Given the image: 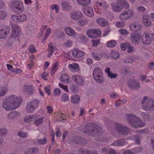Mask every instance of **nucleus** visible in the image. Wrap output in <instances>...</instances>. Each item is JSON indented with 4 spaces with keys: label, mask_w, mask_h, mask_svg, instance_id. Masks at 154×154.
<instances>
[{
    "label": "nucleus",
    "mask_w": 154,
    "mask_h": 154,
    "mask_svg": "<svg viewBox=\"0 0 154 154\" xmlns=\"http://www.w3.org/2000/svg\"><path fill=\"white\" fill-rule=\"evenodd\" d=\"M22 101L20 97L14 94H10L4 99L2 107L6 111L12 110L18 108Z\"/></svg>",
    "instance_id": "obj_1"
},
{
    "label": "nucleus",
    "mask_w": 154,
    "mask_h": 154,
    "mask_svg": "<svg viewBox=\"0 0 154 154\" xmlns=\"http://www.w3.org/2000/svg\"><path fill=\"white\" fill-rule=\"evenodd\" d=\"M130 38L131 41L136 44L139 43L141 40L146 45L149 44L151 42L150 34L146 31L144 32L142 36L140 33H133L131 34Z\"/></svg>",
    "instance_id": "obj_2"
},
{
    "label": "nucleus",
    "mask_w": 154,
    "mask_h": 154,
    "mask_svg": "<svg viewBox=\"0 0 154 154\" xmlns=\"http://www.w3.org/2000/svg\"><path fill=\"white\" fill-rule=\"evenodd\" d=\"M102 132L101 128L97 125L93 124L86 125L84 133L88 135H99Z\"/></svg>",
    "instance_id": "obj_3"
},
{
    "label": "nucleus",
    "mask_w": 154,
    "mask_h": 154,
    "mask_svg": "<svg viewBox=\"0 0 154 154\" xmlns=\"http://www.w3.org/2000/svg\"><path fill=\"white\" fill-rule=\"evenodd\" d=\"M127 120L129 124L134 128L144 126L145 124L142 122L138 117L131 114L126 115Z\"/></svg>",
    "instance_id": "obj_4"
},
{
    "label": "nucleus",
    "mask_w": 154,
    "mask_h": 154,
    "mask_svg": "<svg viewBox=\"0 0 154 154\" xmlns=\"http://www.w3.org/2000/svg\"><path fill=\"white\" fill-rule=\"evenodd\" d=\"M11 11L15 13H21L23 10V3L21 0H13L10 3Z\"/></svg>",
    "instance_id": "obj_5"
},
{
    "label": "nucleus",
    "mask_w": 154,
    "mask_h": 154,
    "mask_svg": "<svg viewBox=\"0 0 154 154\" xmlns=\"http://www.w3.org/2000/svg\"><path fill=\"white\" fill-rule=\"evenodd\" d=\"M143 109L145 110H154V100L146 96L143 97L142 101Z\"/></svg>",
    "instance_id": "obj_6"
},
{
    "label": "nucleus",
    "mask_w": 154,
    "mask_h": 154,
    "mask_svg": "<svg viewBox=\"0 0 154 154\" xmlns=\"http://www.w3.org/2000/svg\"><path fill=\"white\" fill-rule=\"evenodd\" d=\"M102 7L104 9L107 8L108 7L107 2L105 1L100 2L99 1H96L94 2L93 8L97 14H101L102 12Z\"/></svg>",
    "instance_id": "obj_7"
},
{
    "label": "nucleus",
    "mask_w": 154,
    "mask_h": 154,
    "mask_svg": "<svg viewBox=\"0 0 154 154\" xmlns=\"http://www.w3.org/2000/svg\"><path fill=\"white\" fill-rule=\"evenodd\" d=\"M134 14V10L129 9L123 12L119 15V19L122 20H126L133 17Z\"/></svg>",
    "instance_id": "obj_8"
},
{
    "label": "nucleus",
    "mask_w": 154,
    "mask_h": 154,
    "mask_svg": "<svg viewBox=\"0 0 154 154\" xmlns=\"http://www.w3.org/2000/svg\"><path fill=\"white\" fill-rule=\"evenodd\" d=\"M93 77L96 81L99 83L103 82L102 72L99 68H96L93 70Z\"/></svg>",
    "instance_id": "obj_9"
},
{
    "label": "nucleus",
    "mask_w": 154,
    "mask_h": 154,
    "mask_svg": "<svg viewBox=\"0 0 154 154\" xmlns=\"http://www.w3.org/2000/svg\"><path fill=\"white\" fill-rule=\"evenodd\" d=\"M101 31L99 29H92L88 30L87 32L88 36L90 38H95L100 36Z\"/></svg>",
    "instance_id": "obj_10"
},
{
    "label": "nucleus",
    "mask_w": 154,
    "mask_h": 154,
    "mask_svg": "<svg viewBox=\"0 0 154 154\" xmlns=\"http://www.w3.org/2000/svg\"><path fill=\"white\" fill-rule=\"evenodd\" d=\"M38 100H35L32 101L27 106L26 110L29 113H32L36 109L38 106Z\"/></svg>",
    "instance_id": "obj_11"
},
{
    "label": "nucleus",
    "mask_w": 154,
    "mask_h": 154,
    "mask_svg": "<svg viewBox=\"0 0 154 154\" xmlns=\"http://www.w3.org/2000/svg\"><path fill=\"white\" fill-rule=\"evenodd\" d=\"M10 31V27L8 26L0 28V39L6 38L9 35Z\"/></svg>",
    "instance_id": "obj_12"
},
{
    "label": "nucleus",
    "mask_w": 154,
    "mask_h": 154,
    "mask_svg": "<svg viewBox=\"0 0 154 154\" xmlns=\"http://www.w3.org/2000/svg\"><path fill=\"white\" fill-rule=\"evenodd\" d=\"M70 18L73 20L76 21L78 19L81 18H83V14L79 11H72L69 14Z\"/></svg>",
    "instance_id": "obj_13"
},
{
    "label": "nucleus",
    "mask_w": 154,
    "mask_h": 154,
    "mask_svg": "<svg viewBox=\"0 0 154 154\" xmlns=\"http://www.w3.org/2000/svg\"><path fill=\"white\" fill-rule=\"evenodd\" d=\"M72 79L74 82L79 85H82L85 82L84 78L78 75H72Z\"/></svg>",
    "instance_id": "obj_14"
},
{
    "label": "nucleus",
    "mask_w": 154,
    "mask_h": 154,
    "mask_svg": "<svg viewBox=\"0 0 154 154\" xmlns=\"http://www.w3.org/2000/svg\"><path fill=\"white\" fill-rule=\"evenodd\" d=\"M143 23L146 26H149L151 25L152 22L149 20V15L146 13H144L142 14Z\"/></svg>",
    "instance_id": "obj_15"
},
{
    "label": "nucleus",
    "mask_w": 154,
    "mask_h": 154,
    "mask_svg": "<svg viewBox=\"0 0 154 154\" xmlns=\"http://www.w3.org/2000/svg\"><path fill=\"white\" fill-rule=\"evenodd\" d=\"M20 116L19 112L16 111H13L9 112L7 116V119L9 121L13 120L14 119L19 117Z\"/></svg>",
    "instance_id": "obj_16"
},
{
    "label": "nucleus",
    "mask_w": 154,
    "mask_h": 154,
    "mask_svg": "<svg viewBox=\"0 0 154 154\" xmlns=\"http://www.w3.org/2000/svg\"><path fill=\"white\" fill-rule=\"evenodd\" d=\"M20 32V27L16 25H14L11 37L13 38L18 36L19 35Z\"/></svg>",
    "instance_id": "obj_17"
},
{
    "label": "nucleus",
    "mask_w": 154,
    "mask_h": 154,
    "mask_svg": "<svg viewBox=\"0 0 154 154\" xmlns=\"http://www.w3.org/2000/svg\"><path fill=\"white\" fill-rule=\"evenodd\" d=\"M116 129L118 131L119 133L123 134H125L128 131V128L125 127H123L120 124H117L115 126Z\"/></svg>",
    "instance_id": "obj_18"
},
{
    "label": "nucleus",
    "mask_w": 154,
    "mask_h": 154,
    "mask_svg": "<svg viewBox=\"0 0 154 154\" xmlns=\"http://www.w3.org/2000/svg\"><path fill=\"white\" fill-rule=\"evenodd\" d=\"M129 28L133 31H138L142 28V26L138 23L135 22L130 24Z\"/></svg>",
    "instance_id": "obj_19"
},
{
    "label": "nucleus",
    "mask_w": 154,
    "mask_h": 154,
    "mask_svg": "<svg viewBox=\"0 0 154 154\" xmlns=\"http://www.w3.org/2000/svg\"><path fill=\"white\" fill-rule=\"evenodd\" d=\"M73 56L75 58L82 57L83 56L85 53L78 48L74 49L72 52Z\"/></svg>",
    "instance_id": "obj_20"
},
{
    "label": "nucleus",
    "mask_w": 154,
    "mask_h": 154,
    "mask_svg": "<svg viewBox=\"0 0 154 154\" xmlns=\"http://www.w3.org/2000/svg\"><path fill=\"white\" fill-rule=\"evenodd\" d=\"M69 69L73 72H77L79 71V66L78 64L73 63L69 64L68 65Z\"/></svg>",
    "instance_id": "obj_21"
},
{
    "label": "nucleus",
    "mask_w": 154,
    "mask_h": 154,
    "mask_svg": "<svg viewBox=\"0 0 154 154\" xmlns=\"http://www.w3.org/2000/svg\"><path fill=\"white\" fill-rule=\"evenodd\" d=\"M38 116L37 114H33L26 116L24 119V121L26 122H30L37 118Z\"/></svg>",
    "instance_id": "obj_22"
},
{
    "label": "nucleus",
    "mask_w": 154,
    "mask_h": 154,
    "mask_svg": "<svg viewBox=\"0 0 154 154\" xmlns=\"http://www.w3.org/2000/svg\"><path fill=\"white\" fill-rule=\"evenodd\" d=\"M83 11L86 15L90 17H93L94 14L93 8L91 7H87Z\"/></svg>",
    "instance_id": "obj_23"
},
{
    "label": "nucleus",
    "mask_w": 154,
    "mask_h": 154,
    "mask_svg": "<svg viewBox=\"0 0 154 154\" xmlns=\"http://www.w3.org/2000/svg\"><path fill=\"white\" fill-rule=\"evenodd\" d=\"M128 85L130 88L134 89H137L140 87L138 83L134 81H129L128 82Z\"/></svg>",
    "instance_id": "obj_24"
},
{
    "label": "nucleus",
    "mask_w": 154,
    "mask_h": 154,
    "mask_svg": "<svg viewBox=\"0 0 154 154\" xmlns=\"http://www.w3.org/2000/svg\"><path fill=\"white\" fill-rule=\"evenodd\" d=\"M24 88V90L29 95L35 93V89L32 85H25Z\"/></svg>",
    "instance_id": "obj_25"
},
{
    "label": "nucleus",
    "mask_w": 154,
    "mask_h": 154,
    "mask_svg": "<svg viewBox=\"0 0 154 154\" xmlns=\"http://www.w3.org/2000/svg\"><path fill=\"white\" fill-rule=\"evenodd\" d=\"M60 80L62 82L65 83H67L70 81L69 76L66 73L63 74L61 75Z\"/></svg>",
    "instance_id": "obj_26"
},
{
    "label": "nucleus",
    "mask_w": 154,
    "mask_h": 154,
    "mask_svg": "<svg viewBox=\"0 0 154 154\" xmlns=\"http://www.w3.org/2000/svg\"><path fill=\"white\" fill-rule=\"evenodd\" d=\"M126 143V142L125 140H121L114 141L112 145L116 146H122L125 145Z\"/></svg>",
    "instance_id": "obj_27"
},
{
    "label": "nucleus",
    "mask_w": 154,
    "mask_h": 154,
    "mask_svg": "<svg viewBox=\"0 0 154 154\" xmlns=\"http://www.w3.org/2000/svg\"><path fill=\"white\" fill-rule=\"evenodd\" d=\"M64 30L66 33L70 36H73L75 35V32L70 27H66Z\"/></svg>",
    "instance_id": "obj_28"
},
{
    "label": "nucleus",
    "mask_w": 154,
    "mask_h": 154,
    "mask_svg": "<svg viewBox=\"0 0 154 154\" xmlns=\"http://www.w3.org/2000/svg\"><path fill=\"white\" fill-rule=\"evenodd\" d=\"M78 4L81 5L85 6L89 5L91 3V0H76Z\"/></svg>",
    "instance_id": "obj_29"
},
{
    "label": "nucleus",
    "mask_w": 154,
    "mask_h": 154,
    "mask_svg": "<svg viewBox=\"0 0 154 154\" xmlns=\"http://www.w3.org/2000/svg\"><path fill=\"white\" fill-rule=\"evenodd\" d=\"M48 46L49 48L48 57H50L51 56L53 53L54 52V48L53 46V44L51 42H50Z\"/></svg>",
    "instance_id": "obj_30"
},
{
    "label": "nucleus",
    "mask_w": 154,
    "mask_h": 154,
    "mask_svg": "<svg viewBox=\"0 0 154 154\" xmlns=\"http://www.w3.org/2000/svg\"><path fill=\"white\" fill-rule=\"evenodd\" d=\"M80 100V97L78 95H73L71 97V102L74 103H78L79 102Z\"/></svg>",
    "instance_id": "obj_31"
},
{
    "label": "nucleus",
    "mask_w": 154,
    "mask_h": 154,
    "mask_svg": "<svg viewBox=\"0 0 154 154\" xmlns=\"http://www.w3.org/2000/svg\"><path fill=\"white\" fill-rule=\"evenodd\" d=\"M111 6L113 10L116 12L121 11L123 8V7L119 6L117 4H112Z\"/></svg>",
    "instance_id": "obj_32"
},
{
    "label": "nucleus",
    "mask_w": 154,
    "mask_h": 154,
    "mask_svg": "<svg viewBox=\"0 0 154 154\" xmlns=\"http://www.w3.org/2000/svg\"><path fill=\"white\" fill-rule=\"evenodd\" d=\"M97 22L100 25L105 26L108 24L107 21L103 18H99L97 19Z\"/></svg>",
    "instance_id": "obj_33"
},
{
    "label": "nucleus",
    "mask_w": 154,
    "mask_h": 154,
    "mask_svg": "<svg viewBox=\"0 0 154 154\" xmlns=\"http://www.w3.org/2000/svg\"><path fill=\"white\" fill-rule=\"evenodd\" d=\"M8 91V88L4 86L0 88V97L5 95Z\"/></svg>",
    "instance_id": "obj_34"
},
{
    "label": "nucleus",
    "mask_w": 154,
    "mask_h": 154,
    "mask_svg": "<svg viewBox=\"0 0 154 154\" xmlns=\"http://www.w3.org/2000/svg\"><path fill=\"white\" fill-rule=\"evenodd\" d=\"M58 62H55L52 65L50 73L51 75H53L58 69Z\"/></svg>",
    "instance_id": "obj_35"
},
{
    "label": "nucleus",
    "mask_w": 154,
    "mask_h": 154,
    "mask_svg": "<svg viewBox=\"0 0 154 154\" xmlns=\"http://www.w3.org/2000/svg\"><path fill=\"white\" fill-rule=\"evenodd\" d=\"M141 150V148H136L133 150V151L129 150H126L123 152L124 154H135L137 152H140Z\"/></svg>",
    "instance_id": "obj_36"
},
{
    "label": "nucleus",
    "mask_w": 154,
    "mask_h": 154,
    "mask_svg": "<svg viewBox=\"0 0 154 154\" xmlns=\"http://www.w3.org/2000/svg\"><path fill=\"white\" fill-rule=\"evenodd\" d=\"M76 21L78 25L81 26H84L88 23L87 20L83 19V18L78 19Z\"/></svg>",
    "instance_id": "obj_37"
},
{
    "label": "nucleus",
    "mask_w": 154,
    "mask_h": 154,
    "mask_svg": "<svg viewBox=\"0 0 154 154\" xmlns=\"http://www.w3.org/2000/svg\"><path fill=\"white\" fill-rule=\"evenodd\" d=\"M38 150V148L36 147L29 149L26 152L25 154H33L36 152Z\"/></svg>",
    "instance_id": "obj_38"
},
{
    "label": "nucleus",
    "mask_w": 154,
    "mask_h": 154,
    "mask_svg": "<svg viewBox=\"0 0 154 154\" xmlns=\"http://www.w3.org/2000/svg\"><path fill=\"white\" fill-rule=\"evenodd\" d=\"M44 118V117H42L36 119L34 122V124L37 126L39 125L42 123Z\"/></svg>",
    "instance_id": "obj_39"
},
{
    "label": "nucleus",
    "mask_w": 154,
    "mask_h": 154,
    "mask_svg": "<svg viewBox=\"0 0 154 154\" xmlns=\"http://www.w3.org/2000/svg\"><path fill=\"white\" fill-rule=\"evenodd\" d=\"M19 22H23L27 20V16L25 14H22L18 16Z\"/></svg>",
    "instance_id": "obj_40"
},
{
    "label": "nucleus",
    "mask_w": 154,
    "mask_h": 154,
    "mask_svg": "<svg viewBox=\"0 0 154 154\" xmlns=\"http://www.w3.org/2000/svg\"><path fill=\"white\" fill-rule=\"evenodd\" d=\"M116 42L115 40H112L108 41L107 45L108 47L112 48L116 46Z\"/></svg>",
    "instance_id": "obj_41"
},
{
    "label": "nucleus",
    "mask_w": 154,
    "mask_h": 154,
    "mask_svg": "<svg viewBox=\"0 0 154 154\" xmlns=\"http://www.w3.org/2000/svg\"><path fill=\"white\" fill-rule=\"evenodd\" d=\"M120 35L124 36L128 35L129 34V32L125 29H120L119 30Z\"/></svg>",
    "instance_id": "obj_42"
},
{
    "label": "nucleus",
    "mask_w": 154,
    "mask_h": 154,
    "mask_svg": "<svg viewBox=\"0 0 154 154\" xmlns=\"http://www.w3.org/2000/svg\"><path fill=\"white\" fill-rule=\"evenodd\" d=\"M7 16V13L2 10H0V20L4 19Z\"/></svg>",
    "instance_id": "obj_43"
},
{
    "label": "nucleus",
    "mask_w": 154,
    "mask_h": 154,
    "mask_svg": "<svg viewBox=\"0 0 154 154\" xmlns=\"http://www.w3.org/2000/svg\"><path fill=\"white\" fill-rule=\"evenodd\" d=\"M130 44L128 42H125L121 44V48L122 51H125L129 46Z\"/></svg>",
    "instance_id": "obj_44"
},
{
    "label": "nucleus",
    "mask_w": 154,
    "mask_h": 154,
    "mask_svg": "<svg viewBox=\"0 0 154 154\" xmlns=\"http://www.w3.org/2000/svg\"><path fill=\"white\" fill-rule=\"evenodd\" d=\"M7 134V130L6 128H3L0 129V135L1 137H5Z\"/></svg>",
    "instance_id": "obj_45"
},
{
    "label": "nucleus",
    "mask_w": 154,
    "mask_h": 154,
    "mask_svg": "<svg viewBox=\"0 0 154 154\" xmlns=\"http://www.w3.org/2000/svg\"><path fill=\"white\" fill-rule=\"evenodd\" d=\"M59 86L62 89L65 91L66 92H69V89L67 86L63 85L60 83H58Z\"/></svg>",
    "instance_id": "obj_46"
},
{
    "label": "nucleus",
    "mask_w": 154,
    "mask_h": 154,
    "mask_svg": "<svg viewBox=\"0 0 154 154\" xmlns=\"http://www.w3.org/2000/svg\"><path fill=\"white\" fill-rule=\"evenodd\" d=\"M51 29L50 28H48L46 30L45 34L44 37V41H45L47 38L48 36L49 35L51 34Z\"/></svg>",
    "instance_id": "obj_47"
},
{
    "label": "nucleus",
    "mask_w": 154,
    "mask_h": 154,
    "mask_svg": "<svg viewBox=\"0 0 154 154\" xmlns=\"http://www.w3.org/2000/svg\"><path fill=\"white\" fill-rule=\"evenodd\" d=\"M50 88L51 85H48L44 88L45 92V93L49 95H50L51 94Z\"/></svg>",
    "instance_id": "obj_48"
},
{
    "label": "nucleus",
    "mask_w": 154,
    "mask_h": 154,
    "mask_svg": "<svg viewBox=\"0 0 154 154\" xmlns=\"http://www.w3.org/2000/svg\"><path fill=\"white\" fill-rule=\"evenodd\" d=\"M60 92L61 91L59 88H56L54 90L53 94L54 96H58L60 95Z\"/></svg>",
    "instance_id": "obj_49"
},
{
    "label": "nucleus",
    "mask_w": 154,
    "mask_h": 154,
    "mask_svg": "<svg viewBox=\"0 0 154 154\" xmlns=\"http://www.w3.org/2000/svg\"><path fill=\"white\" fill-rule=\"evenodd\" d=\"M111 55L112 57L114 59H117L119 57V54L117 52L114 51H112L111 52Z\"/></svg>",
    "instance_id": "obj_50"
},
{
    "label": "nucleus",
    "mask_w": 154,
    "mask_h": 154,
    "mask_svg": "<svg viewBox=\"0 0 154 154\" xmlns=\"http://www.w3.org/2000/svg\"><path fill=\"white\" fill-rule=\"evenodd\" d=\"M70 91L72 92H76L78 91V87L76 85H72L70 86Z\"/></svg>",
    "instance_id": "obj_51"
},
{
    "label": "nucleus",
    "mask_w": 154,
    "mask_h": 154,
    "mask_svg": "<svg viewBox=\"0 0 154 154\" xmlns=\"http://www.w3.org/2000/svg\"><path fill=\"white\" fill-rule=\"evenodd\" d=\"M69 100V97L67 94H63L62 95V100L63 101L66 102L68 101Z\"/></svg>",
    "instance_id": "obj_52"
},
{
    "label": "nucleus",
    "mask_w": 154,
    "mask_h": 154,
    "mask_svg": "<svg viewBox=\"0 0 154 154\" xmlns=\"http://www.w3.org/2000/svg\"><path fill=\"white\" fill-rule=\"evenodd\" d=\"M125 26V23L123 22L118 21L116 23V26L118 28H122Z\"/></svg>",
    "instance_id": "obj_53"
},
{
    "label": "nucleus",
    "mask_w": 154,
    "mask_h": 154,
    "mask_svg": "<svg viewBox=\"0 0 154 154\" xmlns=\"http://www.w3.org/2000/svg\"><path fill=\"white\" fill-rule=\"evenodd\" d=\"M92 55L94 59L97 60H100L101 58L100 55L94 52L93 53Z\"/></svg>",
    "instance_id": "obj_54"
},
{
    "label": "nucleus",
    "mask_w": 154,
    "mask_h": 154,
    "mask_svg": "<svg viewBox=\"0 0 154 154\" xmlns=\"http://www.w3.org/2000/svg\"><path fill=\"white\" fill-rule=\"evenodd\" d=\"M62 6L63 9L68 10L70 8V6L69 3L63 2L62 4Z\"/></svg>",
    "instance_id": "obj_55"
},
{
    "label": "nucleus",
    "mask_w": 154,
    "mask_h": 154,
    "mask_svg": "<svg viewBox=\"0 0 154 154\" xmlns=\"http://www.w3.org/2000/svg\"><path fill=\"white\" fill-rule=\"evenodd\" d=\"M51 8L52 10H55L56 13H58L59 7L56 4L52 5L51 7Z\"/></svg>",
    "instance_id": "obj_56"
},
{
    "label": "nucleus",
    "mask_w": 154,
    "mask_h": 154,
    "mask_svg": "<svg viewBox=\"0 0 154 154\" xmlns=\"http://www.w3.org/2000/svg\"><path fill=\"white\" fill-rule=\"evenodd\" d=\"M137 11L140 13H143L145 11L146 8L143 6H139L137 8Z\"/></svg>",
    "instance_id": "obj_57"
},
{
    "label": "nucleus",
    "mask_w": 154,
    "mask_h": 154,
    "mask_svg": "<svg viewBox=\"0 0 154 154\" xmlns=\"http://www.w3.org/2000/svg\"><path fill=\"white\" fill-rule=\"evenodd\" d=\"M29 51L31 53H33L36 51L35 47L33 45H31L29 47Z\"/></svg>",
    "instance_id": "obj_58"
},
{
    "label": "nucleus",
    "mask_w": 154,
    "mask_h": 154,
    "mask_svg": "<svg viewBox=\"0 0 154 154\" xmlns=\"http://www.w3.org/2000/svg\"><path fill=\"white\" fill-rule=\"evenodd\" d=\"M11 19L14 22H19L18 16L16 15H12L11 17Z\"/></svg>",
    "instance_id": "obj_59"
},
{
    "label": "nucleus",
    "mask_w": 154,
    "mask_h": 154,
    "mask_svg": "<svg viewBox=\"0 0 154 154\" xmlns=\"http://www.w3.org/2000/svg\"><path fill=\"white\" fill-rule=\"evenodd\" d=\"M17 135L21 137H26L27 136L26 133L23 132H19L17 133Z\"/></svg>",
    "instance_id": "obj_60"
},
{
    "label": "nucleus",
    "mask_w": 154,
    "mask_h": 154,
    "mask_svg": "<svg viewBox=\"0 0 154 154\" xmlns=\"http://www.w3.org/2000/svg\"><path fill=\"white\" fill-rule=\"evenodd\" d=\"M91 42L93 43V46H97L100 43V41L99 39L93 40Z\"/></svg>",
    "instance_id": "obj_61"
},
{
    "label": "nucleus",
    "mask_w": 154,
    "mask_h": 154,
    "mask_svg": "<svg viewBox=\"0 0 154 154\" xmlns=\"http://www.w3.org/2000/svg\"><path fill=\"white\" fill-rule=\"evenodd\" d=\"M125 2V0H117L116 3L120 6L123 7L124 3Z\"/></svg>",
    "instance_id": "obj_62"
},
{
    "label": "nucleus",
    "mask_w": 154,
    "mask_h": 154,
    "mask_svg": "<svg viewBox=\"0 0 154 154\" xmlns=\"http://www.w3.org/2000/svg\"><path fill=\"white\" fill-rule=\"evenodd\" d=\"M47 141V139L44 138L43 139H39L38 140L37 142L39 144H45Z\"/></svg>",
    "instance_id": "obj_63"
},
{
    "label": "nucleus",
    "mask_w": 154,
    "mask_h": 154,
    "mask_svg": "<svg viewBox=\"0 0 154 154\" xmlns=\"http://www.w3.org/2000/svg\"><path fill=\"white\" fill-rule=\"evenodd\" d=\"M79 152L81 154H88V152L85 149H81L79 150Z\"/></svg>",
    "instance_id": "obj_64"
}]
</instances>
